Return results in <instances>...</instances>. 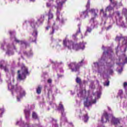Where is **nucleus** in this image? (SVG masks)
Segmentation results:
<instances>
[{"mask_svg": "<svg viewBox=\"0 0 127 127\" xmlns=\"http://www.w3.org/2000/svg\"><path fill=\"white\" fill-rule=\"evenodd\" d=\"M58 91V89H57V88H55V94H57Z\"/></svg>", "mask_w": 127, "mask_h": 127, "instance_id": "nucleus-46", "label": "nucleus"}, {"mask_svg": "<svg viewBox=\"0 0 127 127\" xmlns=\"http://www.w3.org/2000/svg\"><path fill=\"white\" fill-rule=\"evenodd\" d=\"M89 88L91 90H94L95 89V84H94V83L92 82L89 86Z\"/></svg>", "mask_w": 127, "mask_h": 127, "instance_id": "nucleus-26", "label": "nucleus"}, {"mask_svg": "<svg viewBox=\"0 0 127 127\" xmlns=\"http://www.w3.org/2000/svg\"><path fill=\"white\" fill-rule=\"evenodd\" d=\"M14 41L15 42H16V43H20V44L22 45V44H24L25 46H27V42H26L25 41H19V40H18L16 38L14 37Z\"/></svg>", "mask_w": 127, "mask_h": 127, "instance_id": "nucleus-13", "label": "nucleus"}, {"mask_svg": "<svg viewBox=\"0 0 127 127\" xmlns=\"http://www.w3.org/2000/svg\"><path fill=\"white\" fill-rule=\"evenodd\" d=\"M88 15V11L87 10L82 12L80 14L81 17H83V18H86Z\"/></svg>", "mask_w": 127, "mask_h": 127, "instance_id": "nucleus-16", "label": "nucleus"}, {"mask_svg": "<svg viewBox=\"0 0 127 127\" xmlns=\"http://www.w3.org/2000/svg\"><path fill=\"white\" fill-rule=\"evenodd\" d=\"M68 67L71 69L72 72H77V71H79V65L77 64H68Z\"/></svg>", "mask_w": 127, "mask_h": 127, "instance_id": "nucleus-11", "label": "nucleus"}, {"mask_svg": "<svg viewBox=\"0 0 127 127\" xmlns=\"http://www.w3.org/2000/svg\"><path fill=\"white\" fill-rule=\"evenodd\" d=\"M101 94V90H100L94 94L91 95L90 94V91L86 93L85 89H80L78 91L77 96L79 98L84 100V107L89 108V107L92 106L93 104H96V100H97V99H100Z\"/></svg>", "mask_w": 127, "mask_h": 127, "instance_id": "nucleus-1", "label": "nucleus"}, {"mask_svg": "<svg viewBox=\"0 0 127 127\" xmlns=\"http://www.w3.org/2000/svg\"><path fill=\"white\" fill-rule=\"evenodd\" d=\"M58 76L59 78H60V77H62V75H60L59 74H58Z\"/></svg>", "mask_w": 127, "mask_h": 127, "instance_id": "nucleus-57", "label": "nucleus"}, {"mask_svg": "<svg viewBox=\"0 0 127 127\" xmlns=\"http://www.w3.org/2000/svg\"><path fill=\"white\" fill-rule=\"evenodd\" d=\"M127 38V37H119V36H117L116 37L115 40L116 41H119V42H120L121 41V40H122V39H123V40L125 41H126V42H127V39H126Z\"/></svg>", "mask_w": 127, "mask_h": 127, "instance_id": "nucleus-15", "label": "nucleus"}, {"mask_svg": "<svg viewBox=\"0 0 127 127\" xmlns=\"http://www.w3.org/2000/svg\"><path fill=\"white\" fill-rule=\"evenodd\" d=\"M116 70L119 74H121L123 72V68H124V64H117Z\"/></svg>", "mask_w": 127, "mask_h": 127, "instance_id": "nucleus-12", "label": "nucleus"}, {"mask_svg": "<svg viewBox=\"0 0 127 127\" xmlns=\"http://www.w3.org/2000/svg\"><path fill=\"white\" fill-rule=\"evenodd\" d=\"M126 22L127 23V17H126Z\"/></svg>", "mask_w": 127, "mask_h": 127, "instance_id": "nucleus-62", "label": "nucleus"}, {"mask_svg": "<svg viewBox=\"0 0 127 127\" xmlns=\"http://www.w3.org/2000/svg\"><path fill=\"white\" fill-rule=\"evenodd\" d=\"M111 117V115L108 114V113L104 112L102 117L101 118L102 123H107V122H110L109 120L111 119L110 118Z\"/></svg>", "mask_w": 127, "mask_h": 127, "instance_id": "nucleus-9", "label": "nucleus"}, {"mask_svg": "<svg viewBox=\"0 0 127 127\" xmlns=\"http://www.w3.org/2000/svg\"><path fill=\"white\" fill-rule=\"evenodd\" d=\"M101 60H104V58H101Z\"/></svg>", "mask_w": 127, "mask_h": 127, "instance_id": "nucleus-61", "label": "nucleus"}, {"mask_svg": "<svg viewBox=\"0 0 127 127\" xmlns=\"http://www.w3.org/2000/svg\"><path fill=\"white\" fill-rule=\"evenodd\" d=\"M110 28H112V26H111V25L109 26L106 28V30H109V29H110Z\"/></svg>", "mask_w": 127, "mask_h": 127, "instance_id": "nucleus-48", "label": "nucleus"}, {"mask_svg": "<svg viewBox=\"0 0 127 127\" xmlns=\"http://www.w3.org/2000/svg\"><path fill=\"white\" fill-rule=\"evenodd\" d=\"M47 6L48 7H50V6H51V4H50L49 3H47Z\"/></svg>", "mask_w": 127, "mask_h": 127, "instance_id": "nucleus-44", "label": "nucleus"}, {"mask_svg": "<svg viewBox=\"0 0 127 127\" xmlns=\"http://www.w3.org/2000/svg\"><path fill=\"white\" fill-rule=\"evenodd\" d=\"M94 13V18H96V16H98V14H97L96 12H95Z\"/></svg>", "mask_w": 127, "mask_h": 127, "instance_id": "nucleus-43", "label": "nucleus"}, {"mask_svg": "<svg viewBox=\"0 0 127 127\" xmlns=\"http://www.w3.org/2000/svg\"><path fill=\"white\" fill-rule=\"evenodd\" d=\"M32 118L34 120H38V116H37V114L36 113L33 112L32 113Z\"/></svg>", "mask_w": 127, "mask_h": 127, "instance_id": "nucleus-21", "label": "nucleus"}, {"mask_svg": "<svg viewBox=\"0 0 127 127\" xmlns=\"http://www.w3.org/2000/svg\"><path fill=\"white\" fill-rule=\"evenodd\" d=\"M25 114V117L26 121L28 122L29 121V118H30V110H29V106H28L27 108H26L24 110Z\"/></svg>", "mask_w": 127, "mask_h": 127, "instance_id": "nucleus-10", "label": "nucleus"}, {"mask_svg": "<svg viewBox=\"0 0 127 127\" xmlns=\"http://www.w3.org/2000/svg\"><path fill=\"white\" fill-rule=\"evenodd\" d=\"M50 105L54 108H57V105H56V104H55L54 103H50Z\"/></svg>", "mask_w": 127, "mask_h": 127, "instance_id": "nucleus-34", "label": "nucleus"}, {"mask_svg": "<svg viewBox=\"0 0 127 127\" xmlns=\"http://www.w3.org/2000/svg\"><path fill=\"white\" fill-rule=\"evenodd\" d=\"M95 9H91L90 10H89V12H91L92 13H94V12H95Z\"/></svg>", "mask_w": 127, "mask_h": 127, "instance_id": "nucleus-37", "label": "nucleus"}, {"mask_svg": "<svg viewBox=\"0 0 127 127\" xmlns=\"http://www.w3.org/2000/svg\"><path fill=\"white\" fill-rule=\"evenodd\" d=\"M91 32H92V28H91L90 27H87V28L86 29V33H87V32H89L90 33Z\"/></svg>", "mask_w": 127, "mask_h": 127, "instance_id": "nucleus-31", "label": "nucleus"}, {"mask_svg": "<svg viewBox=\"0 0 127 127\" xmlns=\"http://www.w3.org/2000/svg\"><path fill=\"white\" fill-rule=\"evenodd\" d=\"M100 68H103V65H100L99 67L98 72L99 73H101V70H100Z\"/></svg>", "mask_w": 127, "mask_h": 127, "instance_id": "nucleus-47", "label": "nucleus"}, {"mask_svg": "<svg viewBox=\"0 0 127 127\" xmlns=\"http://www.w3.org/2000/svg\"><path fill=\"white\" fill-rule=\"evenodd\" d=\"M36 22H37V24H38V26H39V25L43 23V20L41 21V19H38Z\"/></svg>", "mask_w": 127, "mask_h": 127, "instance_id": "nucleus-25", "label": "nucleus"}, {"mask_svg": "<svg viewBox=\"0 0 127 127\" xmlns=\"http://www.w3.org/2000/svg\"><path fill=\"white\" fill-rule=\"evenodd\" d=\"M55 31V29H54V28L53 27L52 28V31L50 32V35H53V34H54V32Z\"/></svg>", "mask_w": 127, "mask_h": 127, "instance_id": "nucleus-30", "label": "nucleus"}, {"mask_svg": "<svg viewBox=\"0 0 127 127\" xmlns=\"http://www.w3.org/2000/svg\"><path fill=\"white\" fill-rule=\"evenodd\" d=\"M116 13L117 14V15H118V16H119L120 17V16H121V13H120V11H117L116 12Z\"/></svg>", "mask_w": 127, "mask_h": 127, "instance_id": "nucleus-40", "label": "nucleus"}, {"mask_svg": "<svg viewBox=\"0 0 127 127\" xmlns=\"http://www.w3.org/2000/svg\"><path fill=\"white\" fill-rule=\"evenodd\" d=\"M118 95L120 97L121 99H123L124 98V91H123V90H120Z\"/></svg>", "mask_w": 127, "mask_h": 127, "instance_id": "nucleus-20", "label": "nucleus"}, {"mask_svg": "<svg viewBox=\"0 0 127 127\" xmlns=\"http://www.w3.org/2000/svg\"><path fill=\"white\" fill-rule=\"evenodd\" d=\"M66 1H67V0H57V3L58 4L57 11V20H60V11L59 10H61L62 6H63V4L65 3Z\"/></svg>", "mask_w": 127, "mask_h": 127, "instance_id": "nucleus-6", "label": "nucleus"}, {"mask_svg": "<svg viewBox=\"0 0 127 127\" xmlns=\"http://www.w3.org/2000/svg\"><path fill=\"white\" fill-rule=\"evenodd\" d=\"M3 63H4V61H1V64H2Z\"/></svg>", "mask_w": 127, "mask_h": 127, "instance_id": "nucleus-54", "label": "nucleus"}, {"mask_svg": "<svg viewBox=\"0 0 127 127\" xmlns=\"http://www.w3.org/2000/svg\"><path fill=\"white\" fill-rule=\"evenodd\" d=\"M58 111L61 112L62 117L61 118V125L62 126L63 123L67 122V118H66V113H65L64 106L62 103H60L59 106L57 108Z\"/></svg>", "mask_w": 127, "mask_h": 127, "instance_id": "nucleus-5", "label": "nucleus"}, {"mask_svg": "<svg viewBox=\"0 0 127 127\" xmlns=\"http://www.w3.org/2000/svg\"><path fill=\"white\" fill-rule=\"evenodd\" d=\"M126 39H127V38H126ZM125 44L126 47L125 48L124 51L126 52V51H127V42H126Z\"/></svg>", "mask_w": 127, "mask_h": 127, "instance_id": "nucleus-39", "label": "nucleus"}, {"mask_svg": "<svg viewBox=\"0 0 127 127\" xmlns=\"http://www.w3.org/2000/svg\"><path fill=\"white\" fill-rule=\"evenodd\" d=\"M35 33L36 36H37V31H35L33 32V33H32V34L33 35Z\"/></svg>", "mask_w": 127, "mask_h": 127, "instance_id": "nucleus-45", "label": "nucleus"}, {"mask_svg": "<svg viewBox=\"0 0 127 127\" xmlns=\"http://www.w3.org/2000/svg\"><path fill=\"white\" fill-rule=\"evenodd\" d=\"M77 112V113L79 114L80 119L82 118V120L83 122L87 123V122L89 121V116H88V114H87L85 110H81L80 109H79Z\"/></svg>", "mask_w": 127, "mask_h": 127, "instance_id": "nucleus-7", "label": "nucleus"}, {"mask_svg": "<svg viewBox=\"0 0 127 127\" xmlns=\"http://www.w3.org/2000/svg\"><path fill=\"white\" fill-rule=\"evenodd\" d=\"M109 52H111L113 54V52H114V51H112V50H110L107 51V52H104L103 54H104V55H105L106 54H109Z\"/></svg>", "mask_w": 127, "mask_h": 127, "instance_id": "nucleus-29", "label": "nucleus"}, {"mask_svg": "<svg viewBox=\"0 0 127 127\" xmlns=\"http://www.w3.org/2000/svg\"><path fill=\"white\" fill-rule=\"evenodd\" d=\"M50 96H51L53 99V98L54 97V94H52V89H48V97H50Z\"/></svg>", "mask_w": 127, "mask_h": 127, "instance_id": "nucleus-19", "label": "nucleus"}, {"mask_svg": "<svg viewBox=\"0 0 127 127\" xmlns=\"http://www.w3.org/2000/svg\"><path fill=\"white\" fill-rule=\"evenodd\" d=\"M63 45L65 47H67L68 49H69V50L73 49V50H75V51H78L80 49L85 48V46L83 43L77 44L72 41H67L66 39L64 40Z\"/></svg>", "mask_w": 127, "mask_h": 127, "instance_id": "nucleus-3", "label": "nucleus"}, {"mask_svg": "<svg viewBox=\"0 0 127 127\" xmlns=\"http://www.w3.org/2000/svg\"><path fill=\"white\" fill-rule=\"evenodd\" d=\"M1 74L0 73V82H2V79L0 78Z\"/></svg>", "mask_w": 127, "mask_h": 127, "instance_id": "nucleus-53", "label": "nucleus"}, {"mask_svg": "<svg viewBox=\"0 0 127 127\" xmlns=\"http://www.w3.org/2000/svg\"><path fill=\"white\" fill-rule=\"evenodd\" d=\"M60 72H61V73H63V72H64V71L63 70V69L60 68Z\"/></svg>", "mask_w": 127, "mask_h": 127, "instance_id": "nucleus-49", "label": "nucleus"}, {"mask_svg": "<svg viewBox=\"0 0 127 127\" xmlns=\"http://www.w3.org/2000/svg\"><path fill=\"white\" fill-rule=\"evenodd\" d=\"M31 26L32 28H35L36 26H38V24H37V22H35L34 20H33L31 21Z\"/></svg>", "mask_w": 127, "mask_h": 127, "instance_id": "nucleus-17", "label": "nucleus"}, {"mask_svg": "<svg viewBox=\"0 0 127 127\" xmlns=\"http://www.w3.org/2000/svg\"><path fill=\"white\" fill-rule=\"evenodd\" d=\"M123 13L126 17H127V9H124L123 10Z\"/></svg>", "mask_w": 127, "mask_h": 127, "instance_id": "nucleus-32", "label": "nucleus"}, {"mask_svg": "<svg viewBox=\"0 0 127 127\" xmlns=\"http://www.w3.org/2000/svg\"><path fill=\"white\" fill-rule=\"evenodd\" d=\"M30 1L34 2V1H35V0H30Z\"/></svg>", "mask_w": 127, "mask_h": 127, "instance_id": "nucleus-58", "label": "nucleus"}, {"mask_svg": "<svg viewBox=\"0 0 127 127\" xmlns=\"http://www.w3.org/2000/svg\"><path fill=\"white\" fill-rule=\"evenodd\" d=\"M47 87V86L46 85L45 86V90H46Z\"/></svg>", "mask_w": 127, "mask_h": 127, "instance_id": "nucleus-60", "label": "nucleus"}, {"mask_svg": "<svg viewBox=\"0 0 127 127\" xmlns=\"http://www.w3.org/2000/svg\"><path fill=\"white\" fill-rule=\"evenodd\" d=\"M4 112V109L3 108L0 109V118H1L2 114H3Z\"/></svg>", "mask_w": 127, "mask_h": 127, "instance_id": "nucleus-27", "label": "nucleus"}, {"mask_svg": "<svg viewBox=\"0 0 127 127\" xmlns=\"http://www.w3.org/2000/svg\"><path fill=\"white\" fill-rule=\"evenodd\" d=\"M76 105H78V106H80V104H81V101H79L78 100H76Z\"/></svg>", "mask_w": 127, "mask_h": 127, "instance_id": "nucleus-35", "label": "nucleus"}, {"mask_svg": "<svg viewBox=\"0 0 127 127\" xmlns=\"http://www.w3.org/2000/svg\"><path fill=\"white\" fill-rule=\"evenodd\" d=\"M15 74V72L13 71H12L11 75L8 76V74L7 73V79H9L7 81V83H8V89L10 91H11L12 95H14V93H19V96H17V102H20V99L23 97H25V95H26V92L25 90L22 88V87L20 86H13L11 82H10V79H12L13 82H14V75Z\"/></svg>", "mask_w": 127, "mask_h": 127, "instance_id": "nucleus-2", "label": "nucleus"}, {"mask_svg": "<svg viewBox=\"0 0 127 127\" xmlns=\"http://www.w3.org/2000/svg\"><path fill=\"white\" fill-rule=\"evenodd\" d=\"M83 63H84V60H82L79 63V64H82Z\"/></svg>", "mask_w": 127, "mask_h": 127, "instance_id": "nucleus-50", "label": "nucleus"}, {"mask_svg": "<svg viewBox=\"0 0 127 127\" xmlns=\"http://www.w3.org/2000/svg\"><path fill=\"white\" fill-rule=\"evenodd\" d=\"M16 125L17 126H20V127H33V125H30L29 124V123H26V124H24V122L22 121V119H20L19 121H17Z\"/></svg>", "mask_w": 127, "mask_h": 127, "instance_id": "nucleus-8", "label": "nucleus"}, {"mask_svg": "<svg viewBox=\"0 0 127 127\" xmlns=\"http://www.w3.org/2000/svg\"><path fill=\"white\" fill-rule=\"evenodd\" d=\"M55 127H58V125L56 124Z\"/></svg>", "mask_w": 127, "mask_h": 127, "instance_id": "nucleus-59", "label": "nucleus"}, {"mask_svg": "<svg viewBox=\"0 0 127 127\" xmlns=\"http://www.w3.org/2000/svg\"><path fill=\"white\" fill-rule=\"evenodd\" d=\"M86 7L89 8L90 7V0H88L87 1V4L86 5Z\"/></svg>", "mask_w": 127, "mask_h": 127, "instance_id": "nucleus-38", "label": "nucleus"}, {"mask_svg": "<svg viewBox=\"0 0 127 127\" xmlns=\"http://www.w3.org/2000/svg\"><path fill=\"white\" fill-rule=\"evenodd\" d=\"M48 19H52L53 18V14L51 13V9L49 10V13H48Z\"/></svg>", "mask_w": 127, "mask_h": 127, "instance_id": "nucleus-22", "label": "nucleus"}, {"mask_svg": "<svg viewBox=\"0 0 127 127\" xmlns=\"http://www.w3.org/2000/svg\"><path fill=\"white\" fill-rule=\"evenodd\" d=\"M111 4L113 5V7H115L118 4V2L117 1H113V0H110Z\"/></svg>", "mask_w": 127, "mask_h": 127, "instance_id": "nucleus-24", "label": "nucleus"}, {"mask_svg": "<svg viewBox=\"0 0 127 127\" xmlns=\"http://www.w3.org/2000/svg\"><path fill=\"white\" fill-rule=\"evenodd\" d=\"M104 85L107 86V87L108 86H110V81H106L104 83Z\"/></svg>", "mask_w": 127, "mask_h": 127, "instance_id": "nucleus-33", "label": "nucleus"}, {"mask_svg": "<svg viewBox=\"0 0 127 127\" xmlns=\"http://www.w3.org/2000/svg\"><path fill=\"white\" fill-rule=\"evenodd\" d=\"M100 11L101 12H103L104 13V10L103 9H101Z\"/></svg>", "mask_w": 127, "mask_h": 127, "instance_id": "nucleus-55", "label": "nucleus"}, {"mask_svg": "<svg viewBox=\"0 0 127 127\" xmlns=\"http://www.w3.org/2000/svg\"><path fill=\"white\" fill-rule=\"evenodd\" d=\"M52 64H54V63H54V62H52Z\"/></svg>", "mask_w": 127, "mask_h": 127, "instance_id": "nucleus-64", "label": "nucleus"}, {"mask_svg": "<svg viewBox=\"0 0 127 127\" xmlns=\"http://www.w3.org/2000/svg\"><path fill=\"white\" fill-rule=\"evenodd\" d=\"M113 9H114V7L112 6V5L111 4L106 8V10H108V11H111V10H113Z\"/></svg>", "mask_w": 127, "mask_h": 127, "instance_id": "nucleus-23", "label": "nucleus"}, {"mask_svg": "<svg viewBox=\"0 0 127 127\" xmlns=\"http://www.w3.org/2000/svg\"><path fill=\"white\" fill-rule=\"evenodd\" d=\"M51 27L50 25H48L47 27H46V30H49V28Z\"/></svg>", "mask_w": 127, "mask_h": 127, "instance_id": "nucleus-42", "label": "nucleus"}, {"mask_svg": "<svg viewBox=\"0 0 127 127\" xmlns=\"http://www.w3.org/2000/svg\"><path fill=\"white\" fill-rule=\"evenodd\" d=\"M39 127H42L41 125H40V126H39Z\"/></svg>", "mask_w": 127, "mask_h": 127, "instance_id": "nucleus-63", "label": "nucleus"}, {"mask_svg": "<svg viewBox=\"0 0 127 127\" xmlns=\"http://www.w3.org/2000/svg\"><path fill=\"white\" fill-rule=\"evenodd\" d=\"M108 72H109L110 74H113L114 71H113V69L110 68V69H108Z\"/></svg>", "mask_w": 127, "mask_h": 127, "instance_id": "nucleus-36", "label": "nucleus"}, {"mask_svg": "<svg viewBox=\"0 0 127 127\" xmlns=\"http://www.w3.org/2000/svg\"><path fill=\"white\" fill-rule=\"evenodd\" d=\"M18 78L19 80H24L28 75H29V72L27 67L24 65H21V71L18 70Z\"/></svg>", "mask_w": 127, "mask_h": 127, "instance_id": "nucleus-4", "label": "nucleus"}, {"mask_svg": "<svg viewBox=\"0 0 127 127\" xmlns=\"http://www.w3.org/2000/svg\"><path fill=\"white\" fill-rule=\"evenodd\" d=\"M108 110L109 111H111V108H110V107H108Z\"/></svg>", "mask_w": 127, "mask_h": 127, "instance_id": "nucleus-56", "label": "nucleus"}, {"mask_svg": "<svg viewBox=\"0 0 127 127\" xmlns=\"http://www.w3.org/2000/svg\"><path fill=\"white\" fill-rule=\"evenodd\" d=\"M78 32L80 33V32H81V29L80 28V27L78 28Z\"/></svg>", "mask_w": 127, "mask_h": 127, "instance_id": "nucleus-52", "label": "nucleus"}, {"mask_svg": "<svg viewBox=\"0 0 127 127\" xmlns=\"http://www.w3.org/2000/svg\"><path fill=\"white\" fill-rule=\"evenodd\" d=\"M76 83L79 84V85H81V79H80V78L77 77L76 79Z\"/></svg>", "mask_w": 127, "mask_h": 127, "instance_id": "nucleus-28", "label": "nucleus"}, {"mask_svg": "<svg viewBox=\"0 0 127 127\" xmlns=\"http://www.w3.org/2000/svg\"><path fill=\"white\" fill-rule=\"evenodd\" d=\"M48 83H49V84H51V83H52V79H49L48 80Z\"/></svg>", "mask_w": 127, "mask_h": 127, "instance_id": "nucleus-41", "label": "nucleus"}, {"mask_svg": "<svg viewBox=\"0 0 127 127\" xmlns=\"http://www.w3.org/2000/svg\"><path fill=\"white\" fill-rule=\"evenodd\" d=\"M125 62L127 64V57L125 58Z\"/></svg>", "mask_w": 127, "mask_h": 127, "instance_id": "nucleus-51", "label": "nucleus"}, {"mask_svg": "<svg viewBox=\"0 0 127 127\" xmlns=\"http://www.w3.org/2000/svg\"><path fill=\"white\" fill-rule=\"evenodd\" d=\"M42 89V86L39 85L37 88H36V93L37 94H38L39 95L40 94H41V90Z\"/></svg>", "mask_w": 127, "mask_h": 127, "instance_id": "nucleus-18", "label": "nucleus"}, {"mask_svg": "<svg viewBox=\"0 0 127 127\" xmlns=\"http://www.w3.org/2000/svg\"><path fill=\"white\" fill-rule=\"evenodd\" d=\"M0 68L2 70H4L6 73H8V68H7L6 64H0Z\"/></svg>", "mask_w": 127, "mask_h": 127, "instance_id": "nucleus-14", "label": "nucleus"}]
</instances>
